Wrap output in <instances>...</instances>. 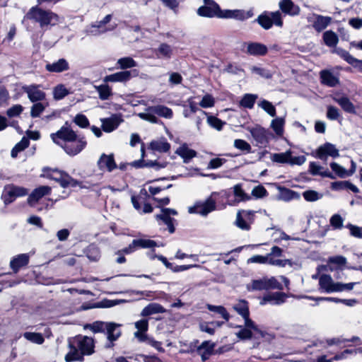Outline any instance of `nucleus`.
<instances>
[{
    "instance_id": "5",
    "label": "nucleus",
    "mask_w": 362,
    "mask_h": 362,
    "mask_svg": "<svg viewBox=\"0 0 362 362\" xmlns=\"http://www.w3.org/2000/svg\"><path fill=\"white\" fill-rule=\"evenodd\" d=\"M28 190L23 187L16 186L14 185H6L4 186L1 199L6 205L12 203L17 197L27 195Z\"/></svg>"
},
{
    "instance_id": "10",
    "label": "nucleus",
    "mask_w": 362,
    "mask_h": 362,
    "mask_svg": "<svg viewBox=\"0 0 362 362\" xmlns=\"http://www.w3.org/2000/svg\"><path fill=\"white\" fill-rule=\"evenodd\" d=\"M74 340L83 356H89L94 353L95 344L92 337L78 335Z\"/></svg>"
},
{
    "instance_id": "42",
    "label": "nucleus",
    "mask_w": 362,
    "mask_h": 362,
    "mask_svg": "<svg viewBox=\"0 0 362 362\" xmlns=\"http://www.w3.org/2000/svg\"><path fill=\"white\" fill-rule=\"evenodd\" d=\"M335 52L337 53L341 57H342L344 60H346L349 64H351L352 66H358L362 65L361 60H358L354 58L344 49L338 48L335 50Z\"/></svg>"
},
{
    "instance_id": "51",
    "label": "nucleus",
    "mask_w": 362,
    "mask_h": 362,
    "mask_svg": "<svg viewBox=\"0 0 362 362\" xmlns=\"http://www.w3.org/2000/svg\"><path fill=\"white\" fill-rule=\"evenodd\" d=\"M112 19V15L108 14L104 17V18L100 21L96 22L95 24L92 25L93 28L100 29V33H105L107 30H112L114 29L115 26H112L111 28H105L106 24H107Z\"/></svg>"
},
{
    "instance_id": "43",
    "label": "nucleus",
    "mask_w": 362,
    "mask_h": 362,
    "mask_svg": "<svg viewBox=\"0 0 362 362\" xmlns=\"http://www.w3.org/2000/svg\"><path fill=\"white\" fill-rule=\"evenodd\" d=\"M322 38L325 44L329 47H335L339 42L337 35L332 30L325 32Z\"/></svg>"
},
{
    "instance_id": "20",
    "label": "nucleus",
    "mask_w": 362,
    "mask_h": 362,
    "mask_svg": "<svg viewBox=\"0 0 362 362\" xmlns=\"http://www.w3.org/2000/svg\"><path fill=\"white\" fill-rule=\"evenodd\" d=\"M288 298L287 294L282 292H274V293H269L264 295L262 301L260 302L261 305H264L267 303L274 305H279L284 303L286 298Z\"/></svg>"
},
{
    "instance_id": "33",
    "label": "nucleus",
    "mask_w": 362,
    "mask_h": 362,
    "mask_svg": "<svg viewBox=\"0 0 362 362\" xmlns=\"http://www.w3.org/2000/svg\"><path fill=\"white\" fill-rule=\"evenodd\" d=\"M175 153L183 158L185 163H188L192 158L197 156L196 151L189 148L185 144L180 146L176 150Z\"/></svg>"
},
{
    "instance_id": "3",
    "label": "nucleus",
    "mask_w": 362,
    "mask_h": 362,
    "mask_svg": "<svg viewBox=\"0 0 362 362\" xmlns=\"http://www.w3.org/2000/svg\"><path fill=\"white\" fill-rule=\"evenodd\" d=\"M218 194L217 192H213L210 197L204 201H197L194 206L188 208L189 214H197L202 216H206L209 213L216 209V200L213 199L214 195Z\"/></svg>"
},
{
    "instance_id": "64",
    "label": "nucleus",
    "mask_w": 362,
    "mask_h": 362,
    "mask_svg": "<svg viewBox=\"0 0 362 362\" xmlns=\"http://www.w3.org/2000/svg\"><path fill=\"white\" fill-rule=\"evenodd\" d=\"M340 117V112L338 108L329 105L327 107V117L330 120H336Z\"/></svg>"
},
{
    "instance_id": "50",
    "label": "nucleus",
    "mask_w": 362,
    "mask_h": 362,
    "mask_svg": "<svg viewBox=\"0 0 362 362\" xmlns=\"http://www.w3.org/2000/svg\"><path fill=\"white\" fill-rule=\"evenodd\" d=\"M291 151L288 150L284 153H273L271 155V160L279 163L288 164L289 159L291 158Z\"/></svg>"
},
{
    "instance_id": "47",
    "label": "nucleus",
    "mask_w": 362,
    "mask_h": 362,
    "mask_svg": "<svg viewBox=\"0 0 362 362\" xmlns=\"http://www.w3.org/2000/svg\"><path fill=\"white\" fill-rule=\"evenodd\" d=\"M257 98V95L255 94L246 93L240 101V105L245 108L252 109Z\"/></svg>"
},
{
    "instance_id": "29",
    "label": "nucleus",
    "mask_w": 362,
    "mask_h": 362,
    "mask_svg": "<svg viewBox=\"0 0 362 362\" xmlns=\"http://www.w3.org/2000/svg\"><path fill=\"white\" fill-rule=\"evenodd\" d=\"M321 83L329 87H335L339 83V78L329 70H322L320 73Z\"/></svg>"
},
{
    "instance_id": "57",
    "label": "nucleus",
    "mask_w": 362,
    "mask_h": 362,
    "mask_svg": "<svg viewBox=\"0 0 362 362\" xmlns=\"http://www.w3.org/2000/svg\"><path fill=\"white\" fill-rule=\"evenodd\" d=\"M207 123L213 128L221 130L223 126L226 124L224 122L221 121L220 119L214 117V116H208L207 117Z\"/></svg>"
},
{
    "instance_id": "11",
    "label": "nucleus",
    "mask_w": 362,
    "mask_h": 362,
    "mask_svg": "<svg viewBox=\"0 0 362 362\" xmlns=\"http://www.w3.org/2000/svg\"><path fill=\"white\" fill-rule=\"evenodd\" d=\"M257 145L266 146L272 136V134L264 127L257 125L254 127H247Z\"/></svg>"
},
{
    "instance_id": "31",
    "label": "nucleus",
    "mask_w": 362,
    "mask_h": 362,
    "mask_svg": "<svg viewBox=\"0 0 362 362\" xmlns=\"http://www.w3.org/2000/svg\"><path fill=\"white\" fill-rule=\"evenodd\" d=\"M319 284L321 288H322L327 293H332L337 291L336 288L337 283H334L332 277L329 275H322L320 277Z\"/></svg>"
},
{
    "instance_id": "41",
    "label": "nucleus",
    "mask_w": 362,
    "mask_h": 362,
    "mask_svg": "<svg viewBox=\"0 0 362 362\" xmlns=\"http://www.w3.org/2000/svg\"><path fill=\"white\" fill-rule=\"evenodd\" d=\"M300 198V194L295 191L284 187L280 189L279 199L281 200L289 202L293 199H299Z\"/></svg>"
},
{
    "instance_id": "38",
    "label": "nucleus",
    "mask_w": 362,
    "mask_h": 362,
    "mask_svg": "<svg viewBox=\"0 0 362 362\" xmlns=\"http://www.w3.org/2000/svg\"><path fill=\"white\" fill-rule=\"evenodd\" d=\"M150 148L153 151L158 152H167L170 148V144L164 138L152 141L150 143Z\"/></svg>"
},
{
    "instance_id": "21",
    "label": "nucleus",
    "mask_w": 362,
    "mask_h": 362,
    "mask_svg": "<svg viewBox=\"0 0 362 362\" xmlns=\"http://www.w3.org/2000/svg\"><path fill=\"white\" fill-rule=\"evenodd\" d=\"M132 71H118L112 74L105 76L103 78V82L105 83H125L129 81L132 77Z\"/></svg>"
},
{
    "instance_id": "45",
    "label": "nucleus",
    "mask_w": 362,
    "mask_h": 362,
    "mask_svg": "<svg viewBox=\"0 0 362 362\" xmlns=\"http://www.w3.org/2000/svg\"><path fill=\"white\" fill-rule=\"evenodd\" d=\"M23 336L28 341L36 344L40 345L45 341L42 334L38 332H26L23 333Z\"/></svg>"
},
{
    "instance_id": "13",
    "label": "nucleus",
    "mask_w": 362,
    "mask_h": 362,
    "mask_svg": "<svg viewBox=\"0 0 362 362\" xmlns=\"http://www.w3.org/2000/svg\"><path fill=\"white\" fill-rule=\"evenodd\" d=\"M120 327V324L111 322H107L105 333L107 335L108 342L105 344V348L110 349L114 346V341H117L122 334Z\"/></svg>"
},
{
    "instance_id": "19",
    "label": "nucleus",
    "mask_w": 362,
    "mask_h": 362,
    "mask_svg": "<svg viewBox=\"0 0 362 362\" xmlns=\"http://www.w3.org/2000/svg\"><path fill=\"white\" fill-rule=\"evenodd\" d=\"M102 129L104 132L110 133L116 129L123 122L121 115L115 114L107 118L100 119Z\"/></svg>"
},
{
    "instance_id": "60",
    "label": "nucleus",
    "mask_w": 362,
    "mask_h": 362,
    "mask_svg": "<svg viewBox=\"0 0 362 362\" xmlns=\"http://www.w3.org/2000/svg\"><path fill=\"white\" fill-rule=\"evenodd\" d=\"M211 323V322H201L199 324L200 331L206 332L209 335H214L215 333V328Z\"/></svg>"
},
{
    "instance_id": "30",
    "label": "nucleus",
    "mask_w": 362,
    "mask_h": 362,
    "mask_svg": "<svg viewBox=\"0 0 362 362\" xmlns=\"http://www.w3.org/2000/svg\"><path fill=\"white\" fill-rule=\"evenodd\" d=\"M30 257L28 254H20L12 258L10 262V267L14 273H17L20 268L25 266L29 262Z\"/></svg>"
},
{
    "instance_id": "59",
    "label": "nucleus",
    "mask_w": 362,
    "mask_h": 362,
    "mask_svg": "<svg viewBox=\"0 0 362 362\" xmlns=\"http://www.w3.org/2000/svg\"><path fill=\"white\" fill-rule=\"evenodd\" d=\"M304 199L308 202H315L322 197L317 192L314 190H307L303 193Z\"/></svg>"
},
{
    "instance_id": "25",
    "label": "nucleus",
    "mask_w": 362,
    "mask_h": 362,
    "mask_svg": "<svg viewBox=\"0 0 362 362\" xmlns=\"http://www.w3.org/2000/svg\"><path fill=\"white\" fill-rule=\"evenodd\" d=\"M98 167L100 170H107L109 172L112 171L117 168V165L115 162L113 155H106L103 153L97 163Z\"/></svg>"
},
{
    "instance_id": "16",
    "label": "nucleus",
    "mask_w": 362,
    "mask_h": 362,
    "mask_svg": "<svg viewBox=\"0 0 362 362\" xmlns=\"http://www.w3.org/2000/svg\"><path fill=\"white\" fill-rule=\"evenodd\" d=\"M177 214V212L175 209L163 208L161 209V213L156 216V218L157 221H162L168 226V231L170 233H173L175 232V227L173 223L174 219L170 216H175Z\"/></svg>"
},
{
    "instance_id": "48",
    "label": "nucleus",
    "mask_w": 362,
    "mask_h": 362,
    "mask_svg": "<svg viewBox=\"0 0 362 362\" xmlns=\"http://www.w3.org/2000/svg\"><path fill=\"white\" fill-rule=\"evenodd\" d=\"M118 68L121 69H127L134 68L137 66V63L130 57L119 58L117 62Z\"/></svg>"
},
{
    "instance_id": "28",
    "label": "nucleus",
    "mask_w": 362,
    "mask_h": 362,
    "mask_svg": "<svg viewBox=\"0 0 362 362\" xmlns=\"http://www.w3.org/2000/svg\"><path fill=\"white\" fill-rule=\"evenodd\" d=\"M69 351L65 356V361L66 362H71L76 361H83V356L78 349V346L75 344L74 339L69 342Z\"/></svg>"
},
{
    "instance_id": "15",
    "label": "nucleus",
    "mask_w": 362,
    "mask_h": 362,
    "mask_svg": "<svg viewBox=\"0 0 362 362\" xmlns=\"http://www.w3.org/2000/svg\"><path fill=\"white\" fill-rule=\"evenodd\" d=\"M254 15L252 9L249 11H244L241 9H226L223 10L221 18H233L238 21H245Z\"/></svg>"
},
{
    "instance_id": "34",
    "label": "nucleus",
    "mask_w": 362,
    "mask_h": 362,
    "mask_svg": "<svg viewBox=\"0 0 362 362\" xmlns=\"http://www.w3.org/2000/svg\"><path fill=\"white\" fill-rule=\"evenodd\" d=\"M173 50L170 45L166 43H161L155 49V54L158 59H170L173 55Z\"/></svg>"
},
{
    "instance_id": "18",
    "label": "nucleus",
    "mask_w": 362,
    "mask_h": 362,
    "mask_svg": "<svg viewBox=\"0 0 362 362\" xmlns=\"http://www.w3.org/2000/svg\"><path fill=\"white\" fill-rule=\"evenodd\" d=\"M280 12L289 16H297L300 13V8L291 0H281L279 2Z\"/></svg>"
},
{
    "instance_id": "24",
    "label": "nucleus",
    "mask_w": 362,
    "mask_h": 362,
    "mask_svg": "<svg viewBox=\"0 0 362 362\" xmlns=\"http://www.w3.org/2000/svg\"><path fill=\"white\" fill-rule=\"evenodd\" d=\"M51 187L48 186H40L35 189L28 198V202L30 205L33 206L36 204L42 197L45 195L49 194L51 192Z\"/></svg>"
},
{
    "instance_id": "39",
    "label": "nucleus",
    "mask_w": 362,
    "mask_h": 362,
    "mask_svg": "<svg viewBox=\"0 0 362 362\" xmlns=\"http://www.w3.org/2000/svg\"><path fill=\"white\" fill-rule=\"evenodd\" d=\"M150 110L156 112V115L166 119H171L173 115V110L164 105L151 106L150 107Z\"/></svg>"
},
{
    "instance_id": "9",
    "label": "nucleus",
    "mask_w": 362,
    "mask_h": 362,
    "mask_svg": "<svg viewBox=\"0 0 362 362\" xmlns=\"http://www.w3.org/2000/svg\"><path fill=\"white\" fill-rule=\"evenodd\" d=\"M78 135L69 127H62L56 133L51 134L52 141L57 145L62 146L65 143L71 141Z\"/></svg>"
},
{
    "instance_id": "32",
    "label": "nucleus",
    "mask_w": 362,
    "mask_h": 362,
    "mask_svg": "<svg viewBox=\"0 0 362 362\" xmlns=\"http://www.w3.org/2000/svg\"><path fill=\"white\" fill-rule=\"evenodd\" d=\"M166 310L160 304L152 303L143 308L141 315L143 317L149 316L153 314L165 313Z\"/></svg>"
},
{
    "instance_id": "52",
    "label": "nucleus",
    "mask_w": 362,
    "mask_h": 362,
    "mask_svg": "<svg viewBox=\"0 0 362 362\" xmlns=\"http://www.w3.org/2000/svg\"><path fill=\"white\" fill-rule=\"evenodd\" d=\"M206 308L209 310L219 314L226 321L229 320L230 315L223 306L207 304Z\"/></svg>"
},
{
    "instance_id": "4",
    "label": "nucleus",
    "mask_w": 362,
    "mask_h": 362,
    "mask_svg": "<svg viewBox=\"0 0 362 362\" xmlns=\"http://www.w3.org/2000/svg\"><path fill=\"white\" fill-rule=\"evenodd\" d=\"M256 21L265 30L270 29L273 25L279 28L283 26L282 15L279 11L264 12L257 17Z\"/></svg>"
},
{
    "instance_id": "8",
    "label": "nucleus",
    "mask_w": 362,
    "mask_h": 362,
    "mask_svg": "<svg viewBox=\"0 0 362 362\" xmlns=\"http://www.w3.org/2000/svg\"><path fill=\"white\" fill-rule=\"evenodd\" d=\"M46 177L57 181L62 187L69 186L76 187L78 184V181L73 179L69 175L64 172L58 171L57 170H49Z\"/></svg>"
},
{
    "instance_id": "53",
    "label": "nucleus",
    "mask_w": 362,
    "mask_h": 362,
    "mask_svg": "<svg viewBox=\"0 0 362 362\" xmlns=\"http://www.w3.org/2000/svg\"><path fill=\"white\" fill-rule=\"evenodd\" d=\"M108 322L95 321L91 324H88L85 328L90 329L94 333L105 332Z\"/></svg>"
},
{
    "instance_id": "49",
    "label": "nucleus",
    "mask_w": 362,
    "mask_h": 362,
    "mask_svg": "<svg viewBox=\"0 0 362 362\" xmlns=\"http://www.w3.org/2000/svg\"><path fill=\"white\" fill-rule=\"evenodd\" d=\"M69 93V90L64 84H59L53 89V97L57 100L63 99Z\"/></svg>"
},
{
    "instance_id": "37",
    "label": "nucleus",
    "mask_w": 362,
    "mask_h": 362,
    "mask_svg": "<svg viewBox=\"0 0 362 362\" xmlns=\"http://www.w3.org/2000/svg\"><path fill=\"white\" fill-rule=\"evenodd\" d=\"M233 193L235 197V199L233 201H228V204L230 206H235L240 202L246 201L250 199L249 195H247L245 192L242 189L240 185H236L233 187Z\"/></svg>"
},
{
    "instance_id": "62",
    "label": "nucleus",
    "mask_w": 362,
    "mask_h": 362,
    "mask_svg": "<svg viewBox=\"0 0 362 362\" xmlns=\"http://www.w3.org/2000/svg\"><path fill=\"white\" fill-rule=\"evenodd\" d=\"M332 170L340 177H345L348 176V172L342 166L339 165L337 163H332L330 164Z\"/></svg>"
},
{
    "instance_id": "1",
    "label": "nucleus",
    "mask_w": 362,
    "mask_h": 362,
    "mask_svg": "<svg viewBox=\"0 0 362 362\" xmlns=\"http://www.w3.org/2000/svg\"><path fill=\"white\" fill-rule=\"evenodd\" d=\"M233 309L244 320V326H238L239 332L236 333L238 338L242 340L250 339L253 337V332L261 337H264V332L259 326L250 318L249 305L245 300H239L233 305Z\"/></svg>"
},
{
    "instance_id": "36",
    "label": "nucleus",
    "mask_w": 362,
    "mask_h": 362,
    "mask_svg": "<svg viewBox=\"0 0 362 362\" xmlns=\"http://www.w3.org/2000/svg\"><path fill=\"white\" fill-rule=\"evenodd\" d=\"M331 21V17L317 15L313 26L316 31L321 32L330 24Z\"/></svg>"
},
{
    "instance_id": "35",
    "label": "nucleus",
    "mask_w": 362,
    "mask_h": 362,
    "mask_svg": "<svg viewBox=\"0 0 362 362\" xmlns=\"http://www.w3.org/2000/svg\"><path fill=\"white\" fill-rule=\"evenodd\" d=\"M285 122L284 117H276L271 122L270 127L279 137H281L284 135Z\"/></svg>"
},
{
    "instance_id": "22",
    "label": "nucleus",
    "mask_w": 362,
    "mask_h": 362,
    "mask_svg": "<svg viewBox=\"0 0 362 362\" xmlns=\"http://www.w3.org/2000/svg\"><path fill=\"white\" fill-rule=\"evenodd\" d=\"M23 90L27 93L28 98L33 103L43 100L45 98V93L39 89L35 85L25 86Z\"/></svg>"
},
{
    "instance_id": "17",
    "label": "nucleus",
    "mask_w": 362,
    "mask_h": 362,
    "mask_svg": "<svg viewBox=\"0 0 362 362\" xmlns=\"http://www.w3.org/2000/svg\"><path fill=\"white\" fill-rule=\"evenodd\" d=\"M339 156V151L336 146L328 142L319 146L316 151V157L321 160H325L327 156L337 158Z\"/></svg>"
},
{
    "instance_id": "27",
    "label": "nucleus",
    "mask_w": 362,
    "mask_h": 362,
    "mask_svg": "<svg viewBox=\"0 0 362 362\" xmlns=\"http://www.w3.org/2000/svg\"><path fill=\"white\" fill-rule=\"evenodd\" d=\"M332 99L340 105L344 111L352 114L356 113L355 107L348 97L336 94L332 96Z\"/></svg>"
},
{
    "instance_id": "7",
    "label": "nucleus",
    "mask_w": 362,
    "mask_h": 362,
    "mask_svg": "<svg viewBox=\"0 0 362 362\" xmlns=\"http://www.w3.org/2000/svg\"><path fill=\"white\" fill-rule=\"evenodd\" d=\"M204 5L200 6L197 11L199 16L221 18L223 10L218 4L214 0H204Z\"/></svg>"
},
{
    "instance_id": "44",
    "label": "nucleus",
    "mask_w": 362,
    "mask_h": 362,
    "mask_svg": "<svg viewBox=\"0 0 362 362\" xmlns=\"http://www.w3.org/2000/svg\"><path fill=\"white\" fill-rule=\"evenodd\" d=\"M95 88L99 95V98L102 100H108L112 95V88L107 84L95 86Z\"/></svg>"
},
{
    "instance_id": "54",
    "label": "nucleus",
    "mask_w": 362,
    "mask_h": 362,
    "mask_svg": "<svg viewBox=\"0 0 362 362\" xmlns=\"http://www.w3.org/2000/svg\"><path fill=\"white\" fill-rule=\"evenodd\" d=\"M259 107H260L262 109H263L268 115H269L271 117H275L276 116V108L272 105V103H270L268 100H261L259 104Z\"/></svg>"
},
{
    "instance_id": "63",
    "label": "nucleus",
    "mask_w": 362,
    "mask_h": 362,
    "mask_svg": "<svg viewBox=\"0 0 362 362\" xmlns=\"http://www.w3.org/2000/svg\"><path fill=\"white\" fill-rule=\"evenodd\" d=\"M234 146L236 148L245 151L247 153H250L251 151L250 145L247 141L243 139H235L234 141Z\"/></svg>"
},
{
    "instance_id": "40",
    "label": "nucleus",
    "mask_w": 362,
    "mask_h": 362,
    "mask_svg": "<svg viewBox=\"0 0 362 362\" xmlns=\"http://www.w3.org/2000/svg\"><path fill=\"white\" fill-rule=\"evenodd\" d=\"M132 165L136 168H143V167H148L153 168L156 170H158L160 168H163L165 167V163H160L157 161L148 160L145 161L143 160H135L132 163Z\"/></svg>"
},
{
    "instance_id": "61",
    "label": "nucleus",
    "mask_w": 362,
    "mask_h": 362,
    "mask_svg": "<svg viewBox=\"0 0 362 362\" xmlns=\"http://www.w3.org/2000/svg\"><path fill=\"white\" fill-rule=\"evenodd\" d=\"M74 122L81 128H86L89 126V121L86 116L82 114H78L74 117Z\"/></svg>"
},
{
    "instance_id": "23",
    "label": "nucleus",
    "mask_w": 362,
    "mask_h": 362,
    "mask_svg": "<svg viewBox=\"0 0 362 362\" xmlns=\"http://www.w3.org/2000/svg\"><path fill=\"white\" fill-rule=\"evenodd\" d=\"M246 53L253 56H264L267 53L266 45L259 42H247L244 45Z\"/></svg>"
},
{
    "instance_id": "56",
    "label": "nucleus",
    "mask_w": 362,
    "mask_h": 362,
    "mask_svg": "<svg viewBox=\"0 0 362 362\" xmlns=\"http://www.w3.org/2000/svg\"><path fill=\"white\" fill-rule=\"evenodd\" d=\"M48 105V103H36L32 107L30 110V115L32 117H37L45 110V107Z\"/></svg>"
},
{
    "instance_id": "55",
    "label": "nucleus",
    "mask_w": 362,
    "mask_h": 362,
    "mask_svg": "<svg viewBox=\"0 0 362 362\" xmlns=\"http://www.w3.org/2000/svg\"><path fill=\"white\" fill-rule=\"evenodd\" d=\"M138 116L146 121H148L151 123H157L158 122V118L156 117V112H152L150 110V107L146 108L145 112H140L138 114Z\"/></svg>"
},
{
    "instance_id": "46",
    "label": "nucleus",
    "mask_w": 362,
    "mask_h": 362,
    "mask_svg": "<svg viewBox=\"0 0 362 362\" xmlns=\"http://www.w3.org/2000/svg\"><path fill=\"white\" fill-rule=\"evenodd\" d=\"M134 244L136 245L137 250L140 248H153L158 246L156 241L146 238L134 239Z\"/></svg>"
},
{
    "instance_id": "26",
    "label": "nucleus",
    "mask_w": 362,
    "mask_h": 362,
    "mask_svg": "<svg viewBox=\"0 0 362 362\" xmlns=\"http://www.w3.org/2000/svg\"><path fill=\"white\" fill-rule=\"evenodd\" d=\"M69 64L64 58L59 59L52 63H48L45 66L47 71L49 72L61 73L63 71H68L69 69Z\"/></svg>"
},
{
    "instance_id": "14",
    "label": "nucleus",
    "mask_w": 362,
    "mask_h": 362,
    "mask_svg": "<svg viewBox=\"0 0 362 362\" xmlns=\"http://www.w3.org/2000/svg\"><path fill=\"white\" fill-rule=\"evenodd\" d=\"M255 212L247 210H240L238 211L235 219V226L244 230H249L250 225L253 221Z\"/></svg>"
},
{
    "instance_id": "2",
    "label": "nucleus",
    "mask_w": 362,
    "mask_h": 362,
    "mask_svg": "<svg viewBox=\"0 0 362 362\" xmlns=\"http://www.w3.org/2000/svg\"><path fill=\"white\" fill-rule=\"evenodd\" d=\"M27 17L38 23L41 28L47 25H55L59 21V17L57 14L37 6L30 8L27 13Z\"/></svg>"
},
{
    "instance_id": "12",
    "label": "nucleus",
    "mask_w": 362,
    "mask_h": 362,
    "mask_svg": "<svg viewBox=\"0 0 362 362\" xmlns=\"http://www.w3.org/2000/svg\"><path fill=\"white\" fill-rule=\"evenodd\" d=\"M86 146V141L84 137L77 136L69 143L62 145V148L69 156H75L79 153Z\"/></svg>"
},
{
    "instance_id": "6",
    "label": "nucleus",
    "mask_w": 362,
    "mask_h": 362,
    "mask_svg": "<svg viewBox=\"0 0 362 362\" xmlns=\"http://www.w3.org/2000/svg\"><path fill=\"white\" fill-rule=\"evenodd\" d=\"M252 291L278 289L282 290L283 286L274 276L263 277L259 279L253 280L250 284V288Z\"/></svg>"
},
{
    "instance_id": "58",
    "label": "nucleus",
    "mask_w": 362,
    "mask_h": 362,
    "mask_svg": "<svg viewBox=\"0 0 362 362\" xmlns=\"http://www.w3.org/2000/svg\"><path fill=\"white\" fill-rule=\"evenodd\" d=\"M215 104L214 97L210 94H206L199 102V105L203 108L212 107Z\"/></svg>"
}]
</instances>
